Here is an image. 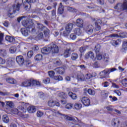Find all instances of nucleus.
Listing matches in <instances>:
<instances>
[{"label":"nucleus","mask_w":127,"mask_h":127,"mask_svg":"<svg viewBox=\"0 0 127 127\" xmlns=\"http://www.w3.org/2000/svg\"><path fill=\"white\" fill-rule=\"evenodd\" d=\"M22 24L26 28H28L30 32H35V29L34 28V24L32 21H28V20H23L22 21Z\"/></svg>","instance_id":"nucleus-1"},{"label":"nucleus","mask_w":127,"mask_h":127,"mask_svg":"<svg viewBox=\"0 0 127 127\" xmlns=\"http://www.w3.org/2000/svg\"><path fill=\"white\" fill-rule=\"evenodd\" d=\"M16 10H17V9H16V6H15V5L13 4L12 6L9 5L7 9L8 16L11 18L13 17L12 14L15 13Z\"/></svg>","instance_id":"nucleus-2"},{"label":"nucleus","mask_w":127,"mask_h":127,"mask_svg":"<svg viewBox=\"0 0 127 127\" xmlns=\"http://www.w3.org/2000/svg\"><path fill=\"white\" fill-rule=\"evenodd\" d=\"M93 21L95 22V28L97 31L101 30L102 24H103V21L100 19H96L95 18L93 19Z\"/></svg>","instance_id":"nucleus-3"},{"label":"nucleus","mask_w":127,"mask_h":127,"mask_svg":"<svg viewBox=\"0 0 127 127\" xmlns=\"http://www.w3.org/2000/svg\"><path fill=\"white\" fill-rule=\"evenodd\" d=\"M33 78L30 79H27L21 83V87H30V86H33Z\"/></svg>","instance_id":"nucleus-4"},{"label":"nucleus","mask_w":127,"mask_h":127,"mask_svg":"<svg viewBox=\"0 0 127 127\" xmlns=\"http://www.w3.org/2000/svg\"><path fill=\"white\" fill-rule=\"evenodd\" d=\"M85 59H92V61L95 62L96 61V58H95V54L92 51L88 52L87 54H86L84 56Z\"/></svg>","instance_id":"nucleus-5"},{"label":"nucleus","mask_w":127,"mask_h":127,"mask_svg":"<svg viewBox=\"0 0 127 127\" xmlns=\"http://www.w3.org/2000/svg\"><path fill=\"white\" fill-rule=\"evenodd\" d=\"M84 30H85V32L88 34H92L93 31H94V26L92 24H89L84 27Z\"/></svg>","instance_id":"nucleus-6"},{"label":"nucleus","mask_w":127,"mask_h":127,"mask_svg":"<svg viewBox=\"0 0 127 127\" xmlns=\"http://www.w3.org/2000/svg\"><path fill=\"white\" fill-rule=\"evenodd\" d=\"M50 48L51 49V52H52V53H58V52H59L58 46L54 43L51 44Z\"/></svg>","instance_id":"nucleus-7"},{"label":"nucleus","mask_w":127,"mask_h":127,"mask_svg":"<svg viewBox=\"0 0 127 127\" xmlns=\"http://www.w3.org/2000/svg\"><path fill=\"white\" fill-rule=\"evenodd\" d=\"M16 61L19 65H23L24 64V58L21 55L17 56L16 57Z\"/></svg>","instance_id":"nucleus-8"},{"label":"nucleus","mask_w":127,"mask_h":127,"mask_svg":"<svg viewBox=\"0 0 127 127\" xmlns=\"http://www.w3.org/2000/svg\"><path fill=\"white\" fill-rule=\"evenodd\" d=\"M81 102L84 106L88 107L90 106V104H91V101L90 99L87 97H83L81 99Z\"/></svg>","instance_id":"nucleus-9"},{"label":"nucleus","mask_w":127,"mask_h":127,"mask_svg":"<svg viewBox=\"0 0 127 127\" xmlns=\"http://www.w3.org/2000/svg\"><path fill=\"white\" fill-rule=\"evenodd\" d=\"M76 79L77 80L78 82H84V81L86 80L85 78V75L81 73H80L77 75Z\"/></svg>","instance_id":"nucleus-10"},{"label":"nucleus","mask_w":127,"mask_h":127,"mask_svg":"<svg viewBox=\"0 0 127 127\" xmlns=\"http://www.w3.org/2000/svg\"><path fill=\"white\" fill-rule=\"evenodd\" d=\"M5 81L8 84H12L13 85L16 84V80L12 77H8L5 78Z\"/></svg>","instance_id":"nucleus-11"},{"label":"nucleus","mask_w":127,"mask_h":127,"mask_svg":"<svg viewBox=\"0 0 127 127\" xmlns=\"http://www.w3.org/2000/svg\"><path fill=\"white\" fill-rule=\"evenodd\" d=\"M41 52L43 54L47 55L51 52V49L50 47L43 48L41 49Z\"/></svg>","instance_id":"nucleus-12"},{"label":"nucleus","mask_w":127,"mask_h":127,"mask_svg":"<svg viewBox=\"0 0 127 127\" xmlns=\"http://www.w3.org/2000/svg\"><path fill=\"white\" fill-rule=\"evenodd\" d=\"M23 3V0H16L15 2V6L16 7V9L18 11H19V8L20 7V5Z\"/></svg>","instance_id":"nucleus-13"},{"label":"nucleus","mask_w":127,"mask_h":127,"mask_svg":"<svg viewBox=\"0 0 127 127\" xmlns=\"http://www.w3.org/2000/svg\"><path fill=\"white\" fill-rule=\"evenodd\" d=\"M44 34L45 35V37L47 40H48L49 37H50V30L48 28H46L44 31Z\"/></svg>","instance_id":"nucleus-14"},{"label":"nucleus","mask_w":127,"mask_h":127,"mask_svg":"<svg viewBox=\"0 0 127 127\" xmlns=\"http://www.w3.org/2000/svg\"><path fill=\"white\" fill-rule=\"evenodd\" d=\"M54 70L56 73L61 75H63V74H64V72H65V70L63 67H57Z\"/></svg>","instance_id":"nucleus-15"},{"label":"nucleus","mask_w":127,"mask_h":127,"mask_svg":"<svg viewBox=\"0 0 127 127\" xmlns=\"http://www.w3.org/2000/svg\"><path fill=\"white\" fill-rule=\"evenodd\" d=\"M65 29L68 32H71L72 29H73V23H68L66 25Z\"/></svg>","instance_id":"nucleus-16"},{"label":"nucleus","mask_w":127,"mask_h":127,"mask_svg":"<svg viewBox=\"0 0 127 127\" xmlns=\"http://www.w3.org/2000/svg\"><path fill=\"white\" fill-rule=\"evenodd\" d=\"M76 25L78 27H83V25H84V21L82 19L78 18L76 20Z\"/></svg>","instance_id":"nucleus-17"},{"label":"nucleus","mask_w":127,"mask_h":127,"mask_svg":"<svg viewBox=\"0 0 127 127\" xmlns=\"http://www.w3.org/2000/svg\"><path fill=\"white\" fill-rule=\"evenodd\" d=\"M64 12V6H63L62 2L60 3V5L58 10V13L60 14H63Z\"/></svg>","instance_id":"nucleus-18"},{"label":"nucleus","mask_w":127,"mask_h":127,"mask_svg":"<svg viewBox=\"0 0 127 127\" xmlns=\"http://www.w3.org/2000/svg\"><path fill=\"white\" fill-rule=\"evenodd\" d=\"M28 30H29L28 28H22L21 29V32L24 36H27L28 35Z\"/></svg>","instance_id":"nucleus-19"},{"label":"nucleus","mask_w":127,"mask_h":127,"mask_svg":"<svg viewBox=\"0 0 127 127\" xmlns=\"http://www.w3.org/2000/svg\"><path fill=\"white\" fill-rule=\"evenodd\" d=\"M70 56H71V48L67 49L64 52V57L65 58H68Z\"/></svg>","instance_id":"nucleus-20"},{"label":"nucleus","mask_w":127,"mask_h":127,"mask_svg":"<svg viewBox=\"0 0 127 127\" xmlns=\"http://www.w3.org/2000/svg\"><path fill=\"white\" fill-rule=\"evenodd\" d=\"M100 75L102 78H106L108 77L109 74V72H108L107 69H106V70H103V71H101L100 73Z\"/></svg>","instance_id":"nucleus-21"},{"label":"nucleus","mask_w":127,"mask_h":127,"mask_svg":"<svg viewBox=\"0 0 127 127\" xmlns=\"http://www.w3.org/2000/svg\"><path fill=\"white\" fill-rule=\"evenodd\" d=\"M27 111L28 113L33 114V113H35V112H36V108L34 106H29L27 108Z\"/></svg>","instance_id":"nucleus-22"},{"label":"nucleus","mask_w":127,"mask_h":127,"mask_svg":"<svg viewBox=\"0 0 127 127\" xmlns=\"http://www.w3.org/2000/svg\"><path fill=\"white\" fill-rule=\"evenodd\" d=\"M5 39L6 40V41H8V42H10V43H13L15 40L14 38L10 36H6Z\"/></svg>","instance_id":"nucleus-23"},{"label":"nucleus","mask_w":127,"mask_h":127,"mask_svg":"<svg viewBox=\"0 0 127 127\" xmlns=\"http://www.w3.org/2000/svg\"><path fill=\"white\" fill-rule=\"evenodd\" d=\"M112 125L114 126V127H119L120 125V120L118 119L112 120Z\"/></svg>","instance_id":"nucleus-24"},{"label":"nucleus","mask_w":127,"mask_h":127,"mask_svg":"<svg viewBox=\"0 0 127 127\" xmlns=\"http://www.w3.org/2000/svg\"><path fill=\"white\" fill-rule=\"evenodd\" d=\"M79 58V56L77 53H72L71 55V59L73 61H76V60Z\"/></svg>","instance_id":"nucleus-25"},{"label":"nucleus","mask_w":127,"mask_h":127,"mask_svg":"<svg viewBox=\"0 0 127 127\" xmlns=\"http://www.w3.org/2000/svg\"><path fill=\"white\" fill-rule=\"evenodd\" d=\"M37 29L40 31H43L45 29V26L40 23H37Z\"/></svg>","instance_id":"nucleus-26"},{"label":"nucleus","mask_w":127,"mask_h":127,"mask_svg":"<svg viewBox=\"0 0 127 127\" xmlns=\"http://www.w3.org/2000/svg\"><path fill=\"white\" fill-rule=\"evenodd\" d=\"M121 41L120 40H112L111 42V44L113 45V46H117V45H119V44H121Z\"/></svg>","instance_id":"nucleus-27"},{"label":"nucleus","mask_w":127,"mask_h":127,"mask_svg":"<svg viewBox=\"0 0 127 127\" xmlns=\"http://www.w3.org/2000/svg\"><path fill=\"white\" fill-rule=\"evenodd\" d=\"M68 95L72 100H76L77 99V95L76 94L73 93L72 92H69L68 93Z\"/></svg>","instance_id":"nucleus-28"},{"label":"nucleus","mask_w":127,"mask_h":127,"mask_svg":"<svg viewBox=\"0 0 127 127\" xmlns=\"http://www.w3.org/2000/svg\"><path fill=\"white\" fill-rule=\"evenodd\" d=\"M2 121L6 124H7L8 122H9V119L8 118V116L6 115H4L2 116Z\"/></svg>","instance_id":"nucleus-29"},{"label":"nucleus","mask_w":127,"mask_h":127,"mask_svg":"<svg viewBox=\"0 0 127 127\" xmlns=\"http://www.w3.org/2000/svg\"><path fill=\"white\" fill-rule=\"evenodd\" d=\"M59 97L62 99H64V100L67 99V95L64 92H61L59 93Z\"/></svg>","instance_id":"nucleus-30"},{"label":"nucleus","mask_w":127,"mask_h":127,"mask_svg":"<svg viewBox=\"0 0 127 127\" xmlns=\"http://www.w3.org/2000/svg\"><path fill=\"white\" fill-rule=\"evenodd\" d=\"M56 104V102L51 100L48 102V105L49 107H51L52 108H53V107H55V104Z\"/></svg>","instance_id":"nucleus-31"},{"label":"nucleus","mask_w":127,"mask_h":127,"mask_svg":"<svg viewBox=\"0 0 127 127\" xmlns=\"http://www.w3.org/2000/svg\"><path fill=\"white\" fill-rule=\"evenodd\" d=\"M74 32L76 35L79 36L80 34H82V30L79 28H75L74 30Z\"/></svg>","instance_id":"nucleus-32"},{"label":"nucleus","mask_w":127,"mask_h":127,"mask_svg":"<svg viewBox=\"0 0 127 127\" xmlns=\"http://www.w3.org/2000/svg\"><path fill=\"white\" fill-rule=\"evenodd\" d=\"M43 56L41 54H37L35 57V60L36 61H40L41 60H42Z\"/></svg>","instance_id":"nucleus-33"},{"label":"nucleus","mask_w":127,"mask_h":127,"mask_svg":"<svg viewBox=\"0 0 127 127\" xmlns=\"http://www.w3.org/2000/svg\"><path fill=\"white\" fill-rule=\"evenodd\" d=\"M67 9L68 11H70V12H77L78 11L77 9L70 6H67Z\"/></svg>","instance_id":"nucleus-34"},{"label":"nucleus","mask_w":127,"mask_h":127,"mask_svg":"<svg viewBox=\"0 0 127 127\" xmlns=\"http://www.w3.org/2000/svg\"><path fill=\"white\" fill-rule=\"evenodd\" d=\"M115 9H119L120 10H123L122 4L119 3L116 5L114 7Z\"/></svg>","instance_id":"nucleus-35"},{"label":"nucleus","mask_w":127,"mask_h":127,"mask_svg":"<svg viewBox=\"0 0 127 127\" xmlns=\"http://www.w3.org/2000/svg\"><path fill=\"white\" fill-rule=\"evenodd\" d=\"M122 10H127V0H125L122 4Z\"/></svg>","instance_id":"nucleus-36"},{"label":"nucleus","mask_w":127,"mask_h":127,"mask_svg":"<svg viewBox=\"0 0 127 127\" xmlns=\"http://www.w3.org/2000/svg\"><path fill=\"white\" fill-rule=\"evenodd\" d=\"M9 50L10 53L13 54L14 53H15V52H16V47L14 46L11 47L9 48Z\"/></svg>","instance_id":"nucleus-37"},{"label":"nucleus","mask_w":127,"mask_h":127,"mask_svg":"<svg viewBox=\"0 0 127 127\" xmlns=\"http://www.w3.org/2000/svg\"><path fill=\"white\" fill-rule=\"evenodd\" d=\"M54 80H55L56 81H63V77L61 75L55 76Z\"/></svg>","instance_id":"nucleus-38"},{"label":"nucleus","mask_w":127,"mask_h":127,"mask_svg":"<svg viewBox=\"0 0 127 127\" xmlns=\"http://www.w3.org/2000/svg\"><path fill=\"white\" fill-rule=\"evenodd\" d=\"M6 51H5V50H0V56H2V57H5V56H6Z\"/></svg>","instance_id":"nucleus-39"},{"label":"nucleus","mask_w":127,"mask_h":127,"mask_svg":"<svg viewBox=\"0 0 127 127\" xmlns=\"http://www.w3.org/2000/svg\"><path fill=\"white\" fill-rule=\"evenodd\" d=\"M48 74H49V77L54 79V77H55V72H54V71H53V70H50V71H48Z\"/></svg>","instance_id":"nucleus-40"},{"label":"nucleus","mask_w":127,"mask_h":127,"mask_svg":"<svg viewBox=\"0 0 127 127\" xmlns=\"http://www.w3.org/2000/svg\"><path fill=\"white\" fill-rule=\"evenodd\" d=\"M101 95L102 96L103 98L106 99V98H108L109 94L107 91H102L101 92Z\"/></svg>","instance_id":"nucleus-41"},{"label":"nucleus","mask_w":127,"mask_h":127,"mask_svg":"<svg viewBox=\"0 0 127 127\" xmlns=\"http://www.w3.org/2000/svg\"><path fill=\"white\" fill-rule=\"evenodd\" d=\"M43 38V33L40 32L36 37V40H39V39H42Z\"/></svg>","instance_id":"nucleus-42"},{"label":"nucleus","mask_w":127,"mask_h":127,"mask_svg":"<svg viewBox=\"0 0 127 127\" xmlns=\"http://www.w3.org/2000/svg\"><path fill=\"white\" fill-rule=\"evenodd\" d=\"M96 53H99L100 52V50H101V45L100 44H97L95 47Z\"/></svg>","instance_id":"nucleus-43"},{"label":"nucleus","mask_w":127,"mask_h":127,"mask_svg":"<svg viewBox=\"0 0 127 127\" xmlns=\"http://www.w3.org/2000/svg\"><path fill=\"white\" fill-rule=\"evenodd\" d=\"M74 108L76 110H80L82 109V104L81 103H75L74 104Z\"/></svg>","instance_id":"nucleus-44"},{"label":"nucleus","mask_w":127,"mask_h":127,"mask_svg":"<svg viewBox=\"0 0 127 127\" xmlns=\"http://www.w3.org/2000/svg\"><path fill=\"white\" fill-rule=\"evenodd\" d=\"M65 108L67 109V110H71V109L73 108V104L68 103L65 105Z\"/></svg>","instance_id":"nucleus-45"},{"label":"nucleus","mask_w":127,"mask_h":127,"mask_svg":"<svg viewBox=\"0 0 127 127\" xmlns=\"http://www.w3.org/2000/svg\"><path fill=\"white\" fill-rule=\"evenodd\" d=\"M87 93H88L89 95H92V96L95 95L96 94V92H95L94 90H92V89H88L87 90Z\"/></svg>","instance_id":"nucleus-46"},{"label":"nucleus","mask_w":127,"mask_h":127,"mask_svg":"<svg viewBox=\"0 0 127 127\" xmlns=\"http://www.w3.org/2000/svg\"><path fill=\"white\" fill-rule=\"evenodd\" d=\"M33 86H40V82L33 79Z\"/></svg>","instance_id":"nucleus-47"},{"label":"nucleus","mask_w":127,"mask_h":127,"mask_svg":"<svg viewBox=\"0 0 127 127\" xmlns=\"http://www.w3.org/2000/svg\"><path fill=\"white\" fill-rule=\"evenodd\" d=\"M69 37L71 40H75L76 38H77V36H76V34L74 33H71Z\"/></svg>","instance_id":"nucleus-48"},{"label":"nucleus","mask_w":127,"mask_h":127,"mask_svg":"<svg viewBox=\"0 0 127 127\" xmlns=\"http://www.w3.org/2000/svg\"><path fill=\"white\" fill-rule=\"evenodd\" d=\"M118 36L121 38H125L126 37V34H125L124 32H121L118 34Z\"/></svg>","instance_id":"nucleus-49"},{"label":"nucleus","mask_w":127,"mask_h":127,"mask_svg":"<svg viewBox=\"0 0 127 127\" xmlns=\"http://www.w3.org/2000/svg\"><path fill=\"white\" fill-rule=\"evenodd\" d=\"M6 64L8 66H12L13 64V61L11 60H9L6 62Z\"/></svg>","instance_id":"nucleus-50"},{"label":"nucleus","mask_w":127,"mask_h":127,"mask_svg":"<svg viewBox=\"0 0 127 127\" xmlns=\"http://www.w3.org/2000/svg\"><path fill=\"white\" fill-rule=\"evenodd\" d=\"M43 83L44 84H49L50 83V78L49 77H47L46 79H44L43 81Z\"/></svg>","instance_id":"nucleus-51"},{"label":"nucleus","mask_w":127,"mask_h":127,"mask_svg":"<svg viewBox=\"0 0 127 127\" xmlns=\"http://www.w3.org/2000/svg\"><path fill=\"white\" fill-rule=\"evenodd\" d=\"M107 37H110L111 38H113V37H119V34H112L109 36H107Z\"/></svg>","instance_id":"nucleus-52"},{"label":"nucleus","mask_w":127,"mask_h":127,"mask_svg":"<svg viewBox=\"0 0 127 127\" xmlns=\"http://www.w3.org/2000/svg\"><path fill=\"white\" fill-rule=\"evenodd\" d=\"M70 32H68L67 30L64 31L63 35L64 36V37H68V36L69 35V33H70Z\"/></svg>","instance_id":"nucleus-53"},{"label":"nucleus","mask_w":127,"mask_h":127,"mask_svg":"<svg viewBox=\"0 0 127 127\" xmlns=\"http://www.w3.org/2000/svg\"><path fill=\"white\" fill-rule=\"evenodd\" d=\"M122 84L124 87H127V78H125L122 81Z\"/></svg>","instance_id":"nucleus-54"},{"label":"nucleus","mask_w":127,"mask_h":127,"mask_svg":"<svg viewBox=\"0 0 127 127\" xmlns=\"http://www.w3.org/2000/svg\"><path fill=\"white\" fill-rule=\"evenodd\" d=\"M122 49L124 50H127V42L125 41L123 44Z\"/></svg>","instance_id":"nucleus-55"},{"label":"nucleus","mask_w":127,"mask_h":127,"mask_svg":"<svg viewBox=\"0 0 127 127\" xmlns=\"http://www.w3.org/2000/svg\"><path fill=\"white\" fill-rule=\"evenodd\" d=\"M27 56L29 58H31L33 56V52L32 51H30L27 53Z\"/></svg>","instance_id":"nucleus-56"},{"label":"nucleus","mask_w":127,"mask_h":127,"mask_svg":"<svg viewBox=\"0 0 127 127\" xmlns=\"http://www.w3.org/2000/svg\"><path fill=\"white\" fill-rule=\"evenodd\" d=\"M65 119L67 120V121H72L73 122H75V119L70 116H66Z\"/></svg>","instance_id":"nucleus-57"},{"label":"nucleus","mask_w":127,"mask_h":127,"mask_svg":"<svg viewBox=\"0 0 127 127\" xmlns=\"http://www.w3.org/2000/svg\"><path fill=\"white\" fill-rule=\"evenodd\" d=\"M91 64L94 68H98L99 67V63H98V62H95L93 63H91Z\"/></svg>","instance_id":"nucleus-58"},{"label":"nucleus","mask_w":127,"mask_h":127,"mask_svg":"<svg viewBox=\"0 0 127 127\" xmlns=\"http://www.w3.org/2000/svg\"><path fill=\"white\" fill-rule=\"evenodd\" d=\"M5 64V60L0 57V65H4Z\"/></svg>","instance_id":"nucleus-59"},{"label":"nucleus","mask_w":127,"mask_h":127,"mask_svg":"<svg viewBox=\"0 0 127 127\" xmlns=\"http://www.w3.org/2000/svg\"><path fill=\"white\" fill-rule=\"evenodd\" d=\"M32 50L35 52L38 51L39 48L36 45H34L32 47Z\"/></svg>","instance_id":"nucleus-60"},{"label":"nucleus","mask_w":127,"mask_h":127,"mask_svg":"<svg viewBox=\"0 0 127 127\" xmlns=\"http://www.w3.org/2000/svg\"><path fill=\"white\" fill-rule=\"evenodd\" d=\"M2 40H3V33H0V44H2Z\"/></svg>","instance_id":"nucleus-61"},{"label":"nucleus","mask_w":127,"mask_h":127,"mask_svg":"<svg viewBox=\"0 0 127 127\" xmlns=\"http://www.w3.org/2000/svg\"><path fill=\"white\" fill-rule=\"evenodd\" d=\"M37 116L39 118H41V117H42V116H43V113L42 112H41V111H37Z\"/></svg>","instance_id":"nucleus-62"},{"label":"nucleus","mask_w":127,"mask_h":127,"mask_svg":"<svg viewBox=\"0 0 127 127\" xmlns=\"http://www.w3.org/2000/svg\"><path fill=\"white\" fill-rule=\"evenodd\" d=\"M107 70V72H108V74L110 75V73L111 72H114V71H116L117 69L116 68H109Z\"/></svg>","instance_id":"nucleus-63"},{"label":"nucleus","mask_w":127,"mask_h":127,"mask_svg":"<svg viewBox=\"0 0 127 127\" xmlns=\"http://www.w3.org/2000/svg\"><path fill=\"white\" fill-rule=\"evenodd\" d=\"M96 58L97 60H102V59L103 58V56L101 54H99L97 53Z\"/></svg>","instance_id":"nucleus-64"}]
</instances>
